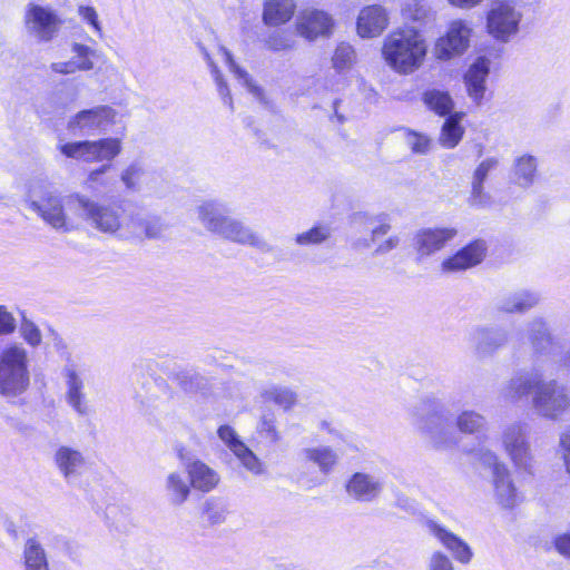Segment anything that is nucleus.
<instances>
[{
    "instance_id": "864d4df0",
    "label": "nucleus",
    "mask_w": 570,
    "mask_h": 570,
    "mask_svg": "<svg viewBox=\"0 0 570 570\" xmlns=\"http://www.w3.org/2000/svg\"><path fill=\"white\" fill-rule=\"evenodd\" d=\"M217 435L234 454L245 445L230 425H220L217 430Z\"/></svg>"
},
{
    "instance_id": "7c9ffc66",
    "label": "nucleus",
    "mask_w": 570,
    "mask_h": 570,
    "mask_svg": "<svg viewBox=\"0 0 570 570\" xmlns=\"http://www.w3.org/2000/svg\"><path fill=\"white\" fill-rule=\"evenodd\" d=\"M538 174V159L533 155L523 154L515 157L512 166L513 181L523 188L530 187Z\"/></svg>"
},
{
    "instance_id": "603ef678",
    "label": "nucleus",
    "mask_w": 570,
    "mask_h": 570,
    "mask_svg": "<svg viewBox=\"0 0 570 570\" xmlns=\"http://www.w3.org/2000/svg\"><path fill=\"white\" fill-rule=\"evenodd\" d=\"M480 463L491 471V476L503 471L508 465L499 458V455L489 449L480 450L478 453Z\"/></svg>"
},
{
    "instance_id": "7ed1b4c3",
    "label": "nucleus",
    "mask_w": 570,
    "mask_h": 570,
    "mask_svg": "<svg viewBox=\"0 0 570 570\" xmlns=\"http://www.w3.org/2000/svg\"><path fill=\"white\" fill-rule=\"evenodd\" d=\"M428 43L424 35L415 28H397L390 32L382 46V56L387 66L401 75H411L426 59Z\"/></svg>"
},
{
    "instance_id": "aec40b11",
    "label": "nucleus",
    "mask_w": 570,
    "mask_h": 570,
    "mask_svg": "<svg viewBox=\"0 0 570 570\" xmlns=\"http://www.w3.org/2000/svg\"><path fill=\"white\" fill-rule=\"evenodd\" d=\"M485 242L478 239L461 248L453 256L444 259L441 268L446 273L462 272L479 265L485 257Z\"/></svg>"
},
{
    "instance_id": "6ab92c4d",
    "label": "nucleus",
    "mask_w": 570,
    "mask_h": 570,
    "mask_svg": "<svg viewBox=\"0 0 570 570\" xmlns=\"http://www.w3.org/2000/svg\"><path fill=\"white\" fill-rule=\"evenodd\" d=\"M70 49L73 56L67 61L52 62L50 65L52 72L66 76L95 68L94 59L98 57L96 49L79 42H72Z\"/></svg>"
},
{
    "instance_id": "de8ad7c7",
    "label": "nucleus",
    "mask_w": 570,
    "mask_h": 570,
    "mask_svg": "<svg viewBox=\"0 0 570 570\" xmlns=\"http://www.w3.org/2000/svg\"><path fill=\"white\" fill-rule=\"evenodd\" d=\"M242 465L255 475H261L265 472L264 463L258 456L245 444L237 453L234 454Z\"/></svg>"
},
{
    "instance_id": "c85d7f7f",
    "label": "nucleus",
    "mask_w": 570,
    "mask_h": 570,
    "mask_svg": "<svg viewBox=\"0 0 570 570\" xmlns=\"http://www.w3.org/2000/svg\"><path fill=\"white\" fill-rule=\"evenodd\" d=\"M540 302L538 294L529 291H515L498 297L495 308L508 314H523L535 307Z\"/></svg>"
},
{
    "instance_id": "ddd939ff",
    "label": "nucleus",
    "mask_w": 570,
    "mask_h": 570,
    "mask_svg": "<svg viewBox=\"0 0 570 570\" xmlns=\"http://www.w3.org/2000/svg\"><path fill=\"white\" fill-rule=\"evenodd\" d=\"M522 13L511 1H497L487 14V30L501 42H508L519 31Z\"/></svg>"
},
{
    "instance_id": "393cba45",
    "label": "nucleus",
    "mask_w": 570,
    "mask_h": 570,
    "mask_svg": "<svg viewBox=\"0 0 570 570\" xmlns=\"http://www.w3.org/2000/svg\"><path fill=\"white\" fill-rule=\"evenodd\" d=\"M493 494L497 503L503 509H513L522 501L509 468L491 476Z\"/></svg>"
},
{
    "instance_id": "f257e3e1",
    "label": "nucleus",
    "mask_w": 570,
    "mask_h": 570,
    "mask_svg": "<svg viewBox=\"0 0 570 570\" xmlns=\"http://www.w3.org/2000/svg\"><path fill=\"white\" fill-rule=\"evenodd\" d=\"M532 392L534 412L550 420H559L570 409L567 387L556 380L544 381L539 370L522 372L512 376L502 387L500 395L507 402H518Z\"/></svg>"
},
{
    "instance_id": "c756f323",
    "label": "nucleus",
    "mask_w": 570,
    "mask_h": 570,
    "mask_svg": "<svg viewBox=\"0 0 570 570\" xmlns=\"http://www.w3.org/2000/svg\"><path fill=\"white\" fill-rule=\"evenodd\" d=\"M295 11V0H264L262 21L266 27L277 28L287 23Z\"/></svg>"
},
{
    "instance_id": "4468645a",
    "label": "nucleus",
    "mask_w": 570,
    "mask_h": 570,
    "mask_svg": "<svg viewBox=\"0 0 570 570\" xmlns=\"http://www.w3.org/2000/svg\"><path fill=\"white\" fill-rule=\"evenodd\" d=\"M166 230L167 225L159 216L130 212L125 216L122 237L159 239Z\"/></svg>"
},
{
    "instance_id": "0e129e2a",
    "label": "nucleus",
    "mask_w": 570,
    "mask_h": 570,
    "mask_svg": "<svg viewBox=\"0 0 570 570\" xmlns=\"http://www.w3.org/2000/svg\"><path fill=\"white\" fill-rule=\"evenodd\" d=\"M400 244V237L396 235L390 236L386 240L381 243L375 249L376 254H386L394 248H396Z\"/></svg>"
},
{
    "instance_id": "39448f33",
    "label": "nucleus",
    "mask_w": 570,
    "mask_h": 570,
    "mask_svg": "<svg viewBox=\"0 0 570 570\" xmlns=\"http://www.w3.org/2000/svg\"><path fill=\"white\" fill-rule=\"evenodd\" d=\"M28 207L33 210L47 225L62 233L77 229L73 217L66 213L67 198L49 189L42 183L31 184L26 199Z\"/></svg>"
},
{
    "instance_id": "69168bd1",
    "label": "nucleus",
    "mask_w": 570,
    "mask_h": 570,
    "mask_svg": "<svg viewBox=\"0 0 570 570\" xmlns=\"http://www.w3.org/2000/svg\"><path fill=\"white\" fill-rule=\"evenodd\" d=\"M451 6L460 9H471L479 6L483 0H448Z\"/></svg>"
},
{
    "instance_id": "b1692460",
    "label": "nucleus",
    "mask_w": 570,
    "mask_h": 570,
    "mask_svg": "<svg viewBox=\"0 0 570 570\" xmlns=\"http://www.w3.org/2000/svg\"><path fill=\"white\" fill-rule=\"evenodd\" d=\"M185 470L190 485L202 492H210L218 485L220 476L216 470L198 459L186 460Z\"/></svg>"
},
{
    "instance_id": "6e6d98bb",
    "label": "nucleus",
    "mask_w": 570,
    "mask_h": 570,
    "mask_svg": "<svg viewBox=\"0 0 570 570\" xmlns=\"http://www.w3.org/2000/svg\"><path fill=\"white\" fill-rule=\"evenodd\" d=\"M79 17L90 24L99 38H102V27L98 18V13L95 8L88 6H80L78 8Z\"/></svg>"
},
{
    "instance_id": "2f4dec72",
    "label": "nucleus",
    "mask_w": 570,
    "mask_h": 570,
    "mask_svg": "<svg viewBox=\"0 0 570 570\" xmlns=\"http://www.w3.org/2000/svg\"><path fill=\"white\" fill-rule=\"evenodd\" d=\"M22 561L24 570H50L46 550L36 538L24 542Z\"/></svg>"
},
{
    "instance_id": "5701e85b",
    "label": "nucleus",
    "mask_w": 570,
    "mask_h": 570,
    "mask_svg": "<svg viewBox=\"0 0 570 570\" xmlns=\"http://www.w3.org/2000/svg\"><path fill=\"white\" fill-rule=\"evenodd\" d=\"M469 341L479 354H490L507 344L508 332L503 328L476 326L470 331Z\"/></svg>"
},
{
    "instance_id": "338daca9",
    "label": "nucleus",
    "mask_w": 570,
    "mask_h": 570,
    "mask_svg": "<svg viewBox=\"0 0 570 570\" xmlns=\"http://www.w3.org/2000/svg\"><path fill=\"white\" fill-rule=\"evenodd\" d=\"M559 448L560 451H570V428L560 434Z\"/></svg>"
},
{
    "instance_id": "49530a36",
    "label": "nucleus",
    "mask_w": 570,
    "mask_h": 570,
    "mask_svg": "<svg viewBox=\"0 0 570 570\" xmlns=\"http://www.w3.org/2000/svg\"><path fill=\"white\" fill-rule=\"evenodd\" d=\"M404 141L411 151L417 155L428 154L432 145V140L429 136L410 129L405 130Z\"/></svg>"
},
{
    "instance_id": "3c124183",
    "label": "nucleus",
    "mask_w": 570,
    "mask_h": 570,
    "mask_svg": "<svg viewBox=\"0 0 570 570\" xmlns=\"http://www.w3.org/2000/svg\"><path fill=\"white\" fill-rule=\"evenodd\" d=\"M144 167L138 163L130 164L120 175V180L128 190H138L139 183L144 176Z\"/></svg>"
},
{
    "instance_id": "f3484780",
    "label": "nucleus",
    "mask_w": 570,
    "mask_h": 570,
    "mask_svg": "<svg viewBox=\"0 0 570 570\" xmlns=\"http://www.w3.org/2000/svg\"><path fill=\"white\" fill-rule=\"evenodd\" d=\"M383 489V480L367 472L353 473L345 484L347 495L362 503H371L377 500Z\"/></svg>"
},
{
    "instance_id": "c03bdc74",
    "label": "nucleus",
    "mask_w": 570,
    "mask_h": 570,
    "mask_svg": "<svg viewBox=\"0 0 570 570\" xmlns=\"http://www.w3.org/2000/svg\"><path fill=\"white\" fill-rule=\"evenodd\" d=\"M355 62V51L352 46L348 43L342 42L340 43L333 53L332 57V66L338 71L343 72L352 68Z\"/></svg>"
},
{
    "instance_id": "f8f14e48",
    "label": "nucleus",
    "mask_w": 570,
    "mask_h": 570,
    "mask_svg": "<svg viewBox=\"0 0 570 570\" xmlns=\"http://www.w3.org/2000/svg\"><path fill=\"white\" fill-rule=\"evenodd\" d=\"M472 28L465 20L458 19L449 23L444 35L433 46L432 53L436 60L450 61L465 53L470 47Z\"/></svg>"
},
{
    "instance_id": "9d476101",
    "label": "nucleus",
    "mask_w": 570,
    "mask_h": 570,
    "mask_svg": "<svg viewBox=\"0 0 570 570\" xmlns=\"http://www.w3.org/2000/svg\"><path fill=\"white\" fill-rule=\"evenodd\" d=\"M62 17L51 7L28 4L23 23L27 35L37 43H48L56 39L63 26Z\"/></svg>"
},
{
    "instance_id": "6e6552de",
    "label": "nucleus",
    "mask_w": 570,
    "mask_h": 570,
    "mask_svg": "<svg viewBox=\"0 0 570 570\" xmlns=\"http://www.w3.org/2000/svg\"><path fill=\"white\" fill-rule=\"evenodd\" d=\"M500 445L518 471L531 472L534 456L525 423L513 422L505 425L500 435Z\"/></svg>"
},
{
    "instance_id": "a211bd4d",
    "label": "nucleus",
    "mask_w": 570,
    "mask_h": 570,
    "mask_svg": "<svg viewBox=\"0 0 570 570\" xmlns=\"http://www.w3.org/2000/svg\"><path fill=\"white\" fill-rule=\"evenodd\" d=\"M55 466L68 482L78 479L87 469V458L77 448L59 445L52 455Z\"/></svg>"
},
{
    "instance_id": "473e14b6",
    "label": "nucleus",
    "mask_w": 570,
    "mask_h": 570,
    "mask_svg": "<svg viewBox=\"0 0 570 570\" xmlns=\"http://www.w3.org/2000/svg\"><path fill=\"white\" fill-rule=\"evenodd\" d=\"M528 340L537 353H546L553 344L549 326L542 318H533L528 325Z\"/></svg>"
},
{
    "instance_id": "1a4fd4ad",
    "label": "nucleus",
    "mask_w": 570,
    "mask_h": 570,
    "mask_svg": "<svg viewBox=\"0 0 570 570\" xmlns=\"http://www.w3.org/2000/svg\"><path fill=\"white\" fill-rule=\"evenodd\" d=\"M59 150L67 158L83 163L111 161L120 155L122 141L115 137L72 141L61 145Z\"/></svg>"
},
{
    "instance_id": "4be33fe9",
    "label": "nucleus",
    "mask_w": 570,
    "mask_h": 570,
    "mask_svg": "<svg viewBox=\"0 0 570 570\" xmlns=\"http://www.w3.org/2000/svg\"><path fill=\"white\" fill-rule=\"evenodd\" d=\"M389 26V14L382 6L372 4L363 8L357 17L356 29L362 38L380 36Z\"/></svg>"
},
{
    "instance_id": "37998d69",
    "label": "nucleus",
    "mask_w": 570,
    "mask_h": 570,
    "mask_svg": "<svg viewBox=\"0 0 570 570\" xmlns=\"http://www.w3.org/2000/svg\"><path fill=\"white\" fill-rule=\"evenodd\" d=\"M430 16L431 9L424 0H409L402 8V17L413 22H425Z\"/></svg>"
},
{
    "instance_id": "4c0bfd02",
    "label": "nucleus",
    "mask_w": 570,
    "mask_h": 570,
    "mask_svg": "<svg viewBox=\"0 0 570 570\" xmlns=\"http://www.w3.org/2000/svg\"><path fill=\"white\" fill-rule=\"evenodd\" d=\"M423 101L429 109L441 117L452 115L454 102L446 91L438 89L428 90L423 94Z\"/></svg>"
},
{
    "instance_id": "bf43d9fd",
    "label": "nucleus",
    "mask_w": 570,
    "mask_h": 570,
    "mask_svg": "<svg viewBox=\"0 0 570 570\" xmlns=\"http://www.w3.org/2000/svg\"><path fill=\"white\" fill-rule=\"evenodd\" d=\"M257 431L271 442H277L281 439L273 417L263 416L257 425Z\"/></svg>"
},
{
    "instance_id": "72a5a7b5",
    "label": "nucleus",
    "mask_w": 570,
    "mask_h": 570,
    "mask_svg": "<svg viewBox=\"0 0 570 570\" xmlns=\"http://www.w3.org/2000/svg\"><path fill=\"white\" fill-rule=\"evenodd\" d=\"M462 118V112H454L445 119L439 136L442 147L452 149L459 145L464 134V128L461 126Z\"/></svg>"
},
{
    "instance_id": "052dcab7",
    "label": "nucleus",
    "mask_w": 570,
    "mask_h": 570,
    "mask_svg": "<svg viewBox=\"0 0 570 570\" xmlns=\"http://www.w3.org/2000/svg\"><path fill=\"white\" fill-rule=\"evenodd\" d=\"M426 570H454V568L446 554L434 551L428 560Z\"/></svg>"
},
{
    "instance_id": "a19ab883",
    "label": "nucleus",
    "mask_w": 570,
    "mask_h": 570,
    "mask_svg": "<svg viewBox=\"0 0 570 570\" xmlns=\"http://www.w3.org/2000/svg\"><path fill=\"white\" fill-rule=\"evenodd\" d=\"M266 49L271 51H289L294 50L297 41L288 30H274L269 32L263 40Z\"/></svg>"
},
{
    "instance_id": "58836bf2",
    "label": "nucleus",
    "mask_w": 570,
    "mask_h": 570,
    "mask_svg": "<svg viewBox=\"0 0 570 570\" xmlns=\"http://www.w3.org/2000/svg\"><path fill=\"white\" fill-rule=\"evenodd\" d=\"M332 229L328 225H315L295 235L294 243L301 247L317 246L330 239Z\"/></svg>"
},
{
    "instance_id": "4d7b16f0",
    "label": "nucleus",
    "mask_w": 570,
    "mask_h": 570,
    "mask_svg": "<svg viewBox=\"0 0 570 570\" xmlns=\"http://www.w3.org/2000/svg\"><path fill=\"white\" fill-rule=\"evenodd\" d=\"M499 165V159L495 157H488L482 160L473 173L472 180L483 183L487 180L489 174L493 171Z\"/></svg>"
},
{
    "instance_id": "5fc2aeb1",
    "label": "nucleus",
    "mask_w": 570,
    "mask_h": 570,
    "mask_svg": "<svg viewBox=\"0 0 570 570\" xmlns=\"http://www.w3.org/2000/svg\"><path fill=\"white\" fill-rule=\"evenodd\" d=\"M20 335L31 347H37L41 344L42 335L39 327L27 318H23L21 322Z\"/></svg>"
},
{
    "instance_id": "cd10ccee",
    "label": "nucleus",
    "mask_w": 570,
    "mask_h": 570,
    "mask_svg": "<svg viewBox=\"0 0 570 570\" xmlns=\"http://www.w3.org/2000/svg\"><path fill=\"white\" fill-rule=\"evenodd\" d=\"M490 71V61L480 57L473 65L468 69L464 75V83L469 97L476 104L480 105L484 98L487 90L485 81Z\"/></svg>"
},
{
    "instance_id": "e2e57ef3",
    "label": "nucleus",
    "mask_w": 570,
    "mask_h": 570,
    "mask_svg": "<svg viewBox=\"0 0 570 570\" xmlns=\"http://www.w3.org/2000/svg\"><path fill=\"white\" fill-rule=\"evenodd\" d=\"M557 550L566 556L570 557V530L561 535H559L554 541Z\"/></svg>"
},
{
    "instance_id": "13d9d810",
    "label": "nucleus",
    "mask_w": 570,
    "mask_h": 570,
    "mask_svg": "<svg viewBox=\"0 0 570 570\" xmlns=\"http://www.w3.org/2000/svg\"><path fill=\"white\" fill-rule=\"evenodd\" d=\"M469 203L473 207L483 208L490 204V196L484 191L483 183L472 180Z\"/></svg>"
},
{
    "instance_id": "f704fd0d",
    "label": "nucleus",
    "mask_w": 570,
    "mask_h": 570,
    "mask_svg": "<svg viewBox=\"0 0 570 570\" xmlns=\"http://www.w3.org/2000/svg\"><path fill=\"white\" fill-rule=\"evenodd\" d=\"M390 216L385 213L371 215L367 213H356L353 216V223L358 226H371V242L374 243L377 237L386 235L391 229Z\"/></svg>"
},
{
    "instance_id": "0eeeda50",
    "label": "nucleus",
    "mask_w": 570,
    "mask_h": 570,
    "mask_svg": "<svg viewBox=\"0 0 570 570\" xmlns=\"http://www.w3.org/2000/svg\"><path fill=\"white\" fill-rule=\"evenodd\" d=\"M421 433L439 450L451 449L458 444L450 412L440 403L426 405L425 413L417 422Z\"/></svg>"
},
{
    "instance_id": "79ce46f5",
    "label": "nucleus",
    "mask_w": 570,
    "mask_h": 570,
    "mask_svg": "<svg viewBox=\"0 0 570 570\" xmlns=\"http://www.w3.org/2000/svg\"><path fill=\"white\" fill-rule=\"evenodd\" d=\"M485 417L472 410L462 411L455 420L456 429L464 434H474L483 430Z\"/></svg>"
},
{
    "instance_id": "bb28decb",
    "label": "nucleus",
    "mask_w": 570,
    "mask_h": 570,
    "mask_svg": "<svg viewBox=\"0 0 570 570\" xmlns=\"http://www.w3.org/2000/svg\"><path fill=\"white\" fill-rule=\"evenodd\" d=\"M299 456L303 463L316 466L323 475L331 474L340 461L337 452L328 445L304 448Z\"/></svg>"
},
{
    "instance_id": "423d86ee",
    "label": "nucleus",
    "mask_w": 570,
    "mask_h": 570,
    "mask_svg": "<svg viewBox=\"0 0 570 570\" xmlns=\"http://www.w3.org/2000/svg\"><path fill=\"white\" fill-rule=\"evenodd\" d=\"M30 385L27 350L17 343L0 351V395L13 399L23 394Z\"/></svg>"
},
{
    "instance_id": "dca6fc26",
    "label": "nucleus",
    "mask_w": 570,
    "mask_h": 570,
    "mask_svg": "<svg viewBox=\"0 0 570 570\" xmlns=\"http://www.w3.org/2000/svg\"><path fill=\"white\" fill-rule=\"evenodd\" d=\"M295 29L302 38L314 41L318 37H330L332 35L334 20L323 10H304L296 19Z\"/></svg>"
},
{
    "instance_id": "774afa93",
    "label": "nucleus",
    "mask_w": 570,
    "mask_h": 570,
    "mask_svg": "<svg viewBox=\"0 0 570 570\" xmlns=\"http://www.w3.org/2000/svg\"><path fill=\"white\" fill-rule=\"evenodd\" d=\"M110 169V165H102L100 168L94 169L88 175V181L95 183L99 179L101 175H104L107 170Z\"/></svg>"
},
{
    "instance_id": "2eb2a0df",
    "label": "nucleus",
    "mask_w": 570,
    "mask_h": 570,
    "mask_svg": "<svg viewBox=\"0 0 570 570\" xmlns=\"http://www.w3.org/2000/svg\"><path fill=\"white\" fill-rule=\"evenodd\" d=\"M456 235L458 229L454 227L420 228L413 237V246L417 256L425 258L442 250Z\"/></svg>"
},
{
    "instance_id": "8fccbe9b",
    "label": "nucleus",
    "mask_w": 570,
    "mask_h": 570,
    "mask_svg": "<svg viewBox=\"0 0 570 570\" xmlns=\"http://www.w3.org/2000/svg\"><path fill=\"white\" fill-rule=\"evenodd\" d=\"M203 513L210 523L218 524L226 520L227 509L218 499L209 498L203 504Z\"/></svg>"
},
{
    "instance_id": "20e7f679",
    "label": "nucleus",
    "mask_w": 570,
    "mask_h": 570,
    "mask_svg": "<svg viewBox=\"0 0 570 570\" xmlns=\"http://www.w3.org/2000/svg\"><path fill=\"white\" fill-rule=\"evenodd\" d=\"M67 205L75 217L91 228L108 235L122 237L125 210L115 203H101L87 195L75 193L67 197Z\"/></svg>"
},
{
    "instance_id": "c9c22d12",
    "label": "nucleus",
    "mask_w": 570,
    "mask_h": 570,
    "mask_svg": "<svg viewBox=\"0 0 570 570\" xmlns=\"http://www.w3.org/2000/svg\"><path fill=\"white\" fill-rule=\"evenodd\" d=\"M190 483H188L180 472H170L165 480V490L174 505L185 503L190 494Z\"/></svg>"
},
{
    "instance_id": "a18cd8bd",
    "label": "nucleus",
    "mask_w": 570,
    "mask_h": 570,
    "mask_svg": "<svg viewBox=\"0 0 570 570\" xmlns=\"http://www.w3.org/2000/svg\"><path fill=\"white\" fill-rule=\"evenodd\" d=\"M200 49L203 52V57L210 69L212 76L214 77L220 97L223 98L224 102L233 109V99L226 81L224 80L218 67L214 62L209 52L204 47H202Z\"/></svg>"
},
{
    "instance_id": "680f3d73",
    "label": "nucleus",
    "mask_w": 570,
    "mask_h": 570,
    "mask_svg": "<svg viewBox=\"0 0 570 570\" xmlns=\"http://www.w3.org/2000/svg\"><path fill=\"white\" fill-rule=\"evenodd\" d=\"M16 330V320L13 315L4 307L0 306V336L9 335Z\"/></svg>"
},
{
    "instance_id": "9b49d317",
    "label": "nucleus",
    "mask_w": 570,
    "mask_h": 570,
    "mask_svg": "<svg viewBox=\"0 0 570 570\" xmlns=\"http://www.w3.org/2000/svg\"><path fill=\"white\" fill-rule=\"evenodd\" d=\"M117 111L106 105L83 109L71 116L67 129L73 136H96L104 134L116 122Z\"/></svg>"
},
{
    "instance_id": "ea45409f",
    "label": "nucleus",
    "mask_w": 570,
    "mask_h": 570,
    "mask_svg": "<svg viewBox=\"0 0 570 570\" xmlns=\"http://www.w3.org/2000/svg\"><path fill=\"white\" fill-rule=\"evenodd\" d=\"M265 401L273 402L284 410L292 409L297 401L296 393L286 386L272 385L262 392Z\"/></svg>"
},
{
    "instance_id": "e433bc0d",
    "label": "nucleus",
    "mask_w": 570,
    "mask_h": 570,
    "mask_svg": "<svg viewBox=\"0 0 570 570\" xmlns=\"http://www.w3.org/2000/svg\"><path fill=\"white\" fill-rule=\"evenodd\" d=\"M218 53L223 57L224 61L229 68V71L235 75L242 85L250 94H253V96H255L257 99H261L263 97V90L254 83L248 72L236 63L230 51L224 46H218Z\"/></svg>"
},
{
    "instance_id": "f03ea898",
    "label": "nucleus",
    "mask_w": 570,
    "mask_h": 570,
    "mask_svg": "<svg viewBox=\"0 0 570 570\" xmlns=\"http://www.w3.org/2000/svg\"><path fill=\"white\" fill-rule=\"evenodd\" d=\"M198 224L209 234L261 252L272 250L269 243L243 220L228 215L226 206L216 199L199 202L195 209Z\"/></svg>"
},
{
    "instance_id": "412c9836",
    "label": "nucleus",
    "mask_w": 570,
    "mask_h": 570,
    "mask_svg": "<svg viewBox=\"0 0 570 570\" xmlns=\"http://www.w3.org/2000/svg\"><path fill=\"white\" fill-rule=\"evenodd\" d=\"M426 528L456 561L464 564L471 561L472 549L462 538L434 521H429Z\"/></svg>"
},
{
    "instance_id": "09e8293b",
    "label": "nucleus",
    "mask_w": 570,
    "mask_h": 570,
    "mask_svg": "<svg viewBox=\"0 0 570 570\" xmlns=\"http://www.w3.org/2000/svg\"><path fill=\"white\" fill-rule=\"evenodd\" d=\"M177 381L180 387L186 392H202L207 386V380L198 373L190 371L180 372L177 375Z\"/></svg>"
},
{
    "instance_id": "a878e982",
    "label": "nucleus",
    "mask_w": 570,
    "mask_h": 570,
    "mask_svg": "<svg viewBox=\"0 0 570 570\" xmlns=\"http://www.w3.org/2000/svg\"><path fill=\"white\" fill-rule=\"evenodd\" d=\"M63 376L67 385V402L79 414L88 415L90 406L85 394V383L73 365L63 368Z\"/></svg>"
}]
</instances>
